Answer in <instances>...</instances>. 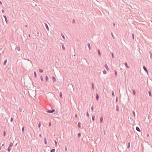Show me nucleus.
Listing matches in <instances>:
<instances>
[{"mask_svg":"<svg viewBox=\"0 0 152 152\" xmlns=\"http://www.w3.org/2000/svg\"><path fill=\"white\" fill-rule=\"evenodd\" d=\"M55 111L54 109H53L52 110H48L47 111V112L49 113H52L54 112Z\"/></svg>","mask_w":152,"mask_h":152,"instance_id":"1","label":"nucleus"},{"mask_svg":"<svg viewBox=\"0 0 152 152\" xmlns=\"http://www.w3.org/2000/svg\"><path fill=\"white\" fill-rule=\"evenodd\" d=\"M143 69L147 73V74H148V71L146 67L145 66H143Z\"/></svg>","mask_w":152,"mask_h":152,"instance_id":"2","label":"nucleus"},{"mask_svg":"<svg viewBox=\"0 0 152 152\" xmlns=\"http://www.w3.org/2000/svg\"><path fill=\"white\" fill-rule=\"evenodd\" d=\"M52 78L53 82L55 83L56 81L55 77L54 76H53L52 77Z\"/></svg>","mask_w":152,"mask_h":152,"instance_id":"3","label":"nucleus"},{"mask_svg":"<svg viewBox=\"0 0 152 152\" xmlns=\"http://www.w3.org/2000/svg\"><path fill=\"white\" fill-rule=\"evenodd\" d=\"M4 17L5 18V21L6 23L8 24V23L7 17L5 15H4Z\"/></svg>","mask_w":152,"mask_h":152,"instance_id":"4","label":"nucleus"},{"mask_svg":"<svg viewBox=\"0 0 152 152\" xmlns=\"http://www.w3.org/2000/svg\"><path fill=\"white\" fill-rule=\"evenodd\" d=\"M17 49L18 51H20V47L19 46H17L16 47V48L15 49V50Z\"/></svg>","mask_w":152,"mask_h":152,"instance_id":"5","label":"nucleus"},{"mask_svg":"<svg viewBox=\"0 0 152 152\" xmlns=\"http://www.w3.org/2000/svg\"><path fill=\"white\" fill-rule=\"evenodd\" d=\"M104 67L106 69L107 71H108L109 69L108 67L107 64H105L104 65Z\"/></svg>","mask_w":152,"mask_h":152,"instance_id":"6","label":"nucleus"},{"mask_svg":"<svg viewBox=\"0 0 152 152\" xmlns=\"http://www.w3.org/2000/svg\"><path fill=\"white\" fill-rule=\"evenodd\" d=\"M96 100L98 101L99 99V94L97 93L96 94Z\"/></svg>","mask_w":152,"mask_h":152,"instance_id":"7","label":"nucleus"},{"mask_svg":"<svg viewBox=\"0 0 152 152\" xmlns=\"http://www.w3.org/2000/svg\"><path fill=\"white\" fill-rule=\"evenodd\" d=\"M61 46H62V49L63 50H65V48L64 47V45L63 44H62V45H61Z\"/></svg>","mask_w":152,"mask_h":152,"instance_id":"8","label":"nucleus"},{"mask_svg":"<svg viewBox=\"0 0 152 152\" xmlns=\"http://www.w3.org/2000/svg\"><path fill=\"white\" fill-rule=\"evenodd\" d=\"M136 130L139 132H140V128L137 126L136 127Z\"/></svg>","mask_w":152,"mask_h":152,"instance_id":"9","label":"nucleus"},{"mask_svg":"<svg viewBox=\"0 0 152 152\" xmlns=\"http://www.w3.org/2000/svg\"><path fill=\"white\" fill-rule=\"evenodd\" d=\"M124 65L128 68H129V67L128 66L127 63L126 62H125L124 63Z\"/></svg>","mask_w":152,"mask_h":152,"instance_id":"10","label":"nucleus"},{"mask_svg":"<svg viewBox=\"0 0 152 152\" xmlns=\"http://www.w3.org/2000/svg\"><path fill=\"white\" fill-rule=\"evenodd\" d=\"M45 27H46V29H47V30H48V31H49V27L48 26V25H47V24H45Z\"/></svg>","mask_w":152,"mask_h":152,"instance_id":"11","label":"nucleus"},{"mask_svg":"<svg viewBox=\"0 0 152 152\" xmlns=\"http://www.w3.org/2000/svg\"><path fill=\"white\" fill-rule=\"evenodd\" d=\"M59 96L61 99L62 98V92H61L60 93Z\"/></svg>","mask_w":152,"mask_h":152,"instance_id":"12","label":"nucleus"},{"mask_svg":"<svg viewBox=\"0 0 152 152\" xmlns=\"http://www.w3.org/2000/svg\"><path fill=\"white\" fill-rule=\"evenodd\" d=\"M7 59H6L4 60V63H3V65H5L6 64V63H7Z\"/></svg>","mask_w":152,"mask_h":152,"instance_id":"13","label":"nucleus"},{"mask_svg":"<svg viewBox=\"0 0 152 152\" xmlns=\"http://www.w3.org/2000/svg\"><path fill=\"white\" fill-rule=\"evenodd\" d=\"M116 110L118 112L119 111V107H118V105L116 106Z\"/></svg>","mask_w":152,"mask_h":152,"instance_id":"14","label":"nucleus"},{"mask_svg":"<svg viewBox=\"0 0 152 152\" xmlns=\"http://www.w3.org/2000/svg\"><path fill=\"white\" fill-rule=\"evenodd\" d=\"M148 94H149V96L150 97H151L152 96V94H151V91H148Z\"/></svg>","mask_w":152,"mask_h":152,"instance_id":"15","label":"nucleus"},{"mask_svg":"<svg viewBox=\"0 0 152 152\" xmlns=\"http://www.w3.org/2000/svg\"><path fill=\"white\" fill-rule=\"evenodd\" d=\"M44 140L45 142V145H47V140H46V138H45L44 139Z\"/></svg>","mask_w":152,"mask_h":152,"instance_id":"16","label":"nucleus"},{"mask_svg":"<svg viewBox=\"0 0 152 152\" xmlns=\"http://www.w3.org/2000/svg\"><path fill=\"white\" fill-rule=\"evenodd\" d=\"M103 122V117H102L100 118V122L101 123Z\"/></svg>","mask_w":152,"mask_h":152,"instance_id":"17","label":"nucleus"},{"mask_svg":"<svg viewBox=\"0 0 152 152\" xmlns=\"http://www.w3.org/2000/svg\"><path fill=\"white\" fill-rule=\"evenodd\" d=\"M88 46L89 50H91V46L89 43L88 44Z\"/></svg>","mask_w":152,"mask_h":152,"instance_id":"18","label":"nucleus"},{"mask_svg":"<svg viewBox=\"0 0 152 152\" xmlns=\"http://www.w3.org/2000/svg\"><path fill=\"white\" fill-rule=\"evenodd\" d=\"M130 142H128V144L127 145V148H130Z\"/></svg>","mask_w":152,"mask_h":152,"instance_id":"19","label":"nucleus"},{"mask_svg":"<svg viewBox=\"0 0 152 152\" xmlns=\"http://www.w3.org/2000/svg\"><path fill=\"white\" fill-rule=\"evenodd\" d=\"M41 126V122H40L38 124V128L39 129H40Z\"/></svg>","mask_w":152,"mask_h":152,"instance_id":"20","label":"nucleus"},{"mask_svg":"<svg viewBox=\"0 0 152 152\" xmlns=\"http://www.w3.org/2000/svg\"><path fill=\"white\" fill-rule=\"evenodd\" d=\"M13 145V143L12 142H11L9 145L10 147H12Z\"/></svg>","mask_w":152,"mask_h":152,"instance_id":"21","label":"nucleus"},{"mask_svg":"<svg viewBox=\"0 0 152 152\" xmlns=\"http://www.w3.org/2000/svg\"><path fill=\"white\" fill-rule=\"evenodd\" d=\"M55 149H54V148L53 149H51L50 150V152H55Z\"/></svg>","mask_w":152,"mask_h":152,"instance_id":"22","label":"nucleus"},{"mask_svg":"<svg viewBox=\"0 0 152 152\" xmlns=\"http://www.w3.org/2000/svg\"><path fill=\"white\" fill-rule=\"evenodd\" d=\"M77 135H78V137L79 138H80V137H81V134L80 133H78L77 134Z\"/></svg>","mask_w":152,"mask_h":152,"instance_id":"23","label":"nucleus"},{"mask_svg":"<svg viewBox=\"0 0 152 152\" xmlns=\"http://www.w3.org/2000/svg\"><path fill=\"white\" fill-rule=\"evenodd\" d=\"M80 122H79V123H78V125H77V126L79 127V128H80L81 127V126H80Z\"/></svg>","mask_w":152,"mask_h":152,"instance_id":"24","label":"nucleus"},{"mask_svg":"<svg viewBox=\"0 0 152 152\" xmlns=\"http://www.w3.org/2000/svg\"><path fill=\"white\" fill-rule=\"evenodd\" d=\"M40 78L42 81H43L44 80L43 77L42 76H41L40 77Z\"/></svg>","mask_w":152,"mask_h":152,"instance_id":"25","label":"nucleus"},{"mask_svg":"<svg viewBox=\"0 0 152 152\" xmlns=\"http://www.w3.org/2000/svg\"><path fill=\"white\" fill-rule=\"evenodd\" d=\"M133 94L134 95H135L136 92L134 90H133Z\"/></svg>","mask_w":152,"mask_h":152,"instance_id":"26","label":"nucleus"},{"mask_svg":"<svg viewBox=\"0 0 152 152\" xmlns=\"http://www.w3.org/2000/svg\"><path fill=\"white\" fill-rule=\"evenodd\" d=\"M34 77L35 78H36L37 77V73L35 71L34 72Z\"/></svg>","mask_w":152,"mask_h":152,"instance_id":"27","label":"nucleus"},{"mask_svg":"<svg viewBox=\"0 0 152 152\" xmlns=\"http://www.w3.org/2000/svg\"><path fill=\"white\" fill-rule=\"evenodd\" d=\"M95 116L94 115H93L92 116V120L93 121H94V120Z\"/></svg>","mask_w":152,"mask_h":152,"instance_id":"28","label":"nucleus"},{"mask_svg":"<svg viewBox=\"0 0 152 152\" xmlns=\"http://www.w3.org/2000/svg\"><path fill=\"white\" fill-rule=\"evenodd\" d=\"M22 132L23 133L24 131V126L23 127L22 129Z\"/></svg>","mask_w":152,"mask_h":152,"instance_id":"29","label":"nucleus"},{"mask_svg":"<svg viewBox=\"0 0 152 152\" xmlns=\"http://www.w3.org/2000/svg\"><path fill=\"white\" fill-rule=\"evenodd\" d=\"M10 150H11V148H10V147H9L8 148V149H7V150H8V151L9 152L10 151Z\"/></svg>","mask_w":152,"mask_h":152,"instance_id":"30","label":"nucleus"},{"mask_svg":"<svg viewBox=\"0 0 152 152\" xmlns=\"http://www.w3.org/2000/svg\"><path fill=\"white\" fill-rule=\"evenodd\" d=\"M39 71L40 73H42L43 72V70L41 69H39Z\"/></svg>","mask_w":152,"mask_h":152,"instance_id":"31","label":"nucleus"},{"mask_svg":"<svg viewBox=\"0 0 152 152\" xmlns=\"http://www.w3.org/2000/svg\"><path fill=\"white\" fill-rule=\"evenodd\" d=\"M98 54H99V55L100 56H101V53H100V51L99 50H98Z\"/></svg>","mask_w":152,"mask_h":152,"instance_id":"32","label":"nucleus"},{"mask_svg":"<svg viewBox=\"0 0 152 152\" xmlns=\"http://www.w3.org/2000/svg\"><path fill=\"white\" fill-rule=\"evenodd\" d=\"M45 80H46V81L47 82L48 81V77L47 76H46V77H45Z\"/></svg>","mask_w":152,"mask_h":152,"instance_id":"33","label":"nucleus"},{"mask_svg":"<svg viewBox=\"0 0 152 152\" xmlns=\"http://www.w3.org/2000/svg\"><path fill=\"white\" fill-rule=\"evenodd\" d=\"M91 110L92 112H93V111H94V107H93V106L91 107Z\"/></svg>","mask_w":152,"mask_h":152,"instance_id":"34","label":"nucleus"},{"mask_svg":"<svg viewBox=\"0 0 152 152\" xmlns=\"http://www.w3.org/2000/svg\"><path fill=\"white\" fill-rule=\"evenodd\" d=\"M150 57L151 58H152V53H151V52H150Z\"/></svg>","mask_w":152,"mask_h":152,"instance_id":"35","label":"nucleus"},{"mask_svg":"<svg viewBox=\"0 0 152 152\" xmlns=\"http://www.w3.org/2000/svg\"><path fill=\"white\" fill-rule=\"evenodd\" d=\"M92 89L93 90H94V84L93 83L92 84Z\"/></svg>","mask_w":152,"mask_h":152,"instance_id":"36","label":"nucleus"},{"mask_svg":"<svg viewBox=\"0 0 152 152\" xmlns=\"http://www.w3.org/2000/svg\"><path fill=\"white\" fill-rule=\"evenodd\" d=\"M103 73L104 74H105L107 73V72L105 70H104L103 71Z\"/></svg>","mask_w":152,"mask_h":152,"instance_id":"37","label":"nucleus"},{"mask_svg":"<svg viewBox=\"0 0 152 152\" xmlns=\"http://www.w3.org/2000/svg\"><path fill=\"white\" fill-rule=\"evenodd\" d=\"M115 75L116 76H117V71L116 70H115Z\"/></svg>","mask_w":152,"mask_h":152,"instance_id":"38","label":"nucleus"},{"mask_svg":"<svg viewBox=\"0 0 152 152\" xmlns=\"http://www.w3.org/2000/svg\"><path fill=\"white\" fill-rule=\"evenodd\" d=\"M61 36H62V37H63V38L64 39H65V38L64 36L62 34H61Z\"/></svg>","mask_w":152,"mask_h":152,"instance_id":"39","label":"nucleus"},{"mask_svg":"<svg viewBox=\"0 0 152 152\" xmlns=\"http://www.w3.org/2000/svg\"><path fill=\"white\" fill-rule=\"evenodd\" d=\"M112 94L113 96H114V92L113 91L112 92Z\"/></svg>","mask_w":152,"mask_h":152,"instance_id":"40","label":"nucleus"},{"mask_svg":"<svg viewBox=\"0 0 152 152\" xmlns=\"http://www.w3.org/2000/svg\"><path fill=\"white\" fill-rule=\"evenodd\" d=\"M111 55H112V57L113 58H114V54H113V53H111Z\"/></svg>","mask_w":152,"mask_h":152,"instance_id":"41","label":"nucleus"},{"mask_svg":"<svg viewBox=\"0 0 152 152\" xmlns=\"http://www.w3.org/2000/svg\"><path fill=\"white\" fill-rule=\"evenodd\" d=\"M86 116H88V117H89V113H88V112H87V113H86Z\"/></svg>","mask_w":152,"mask_h":152,"instance_id":"42","label":"nucleus"},{"mask_svg":"<svg viewBox=\"0 0 152 152\" xmlns=\"http://www.w3.org/2000/svg\"><path fill=\"white\" fill-rule=\"evenodd\" d=\"M54 142H55V145L56 146L57 145V142L56 141V140H55L54 141Z\"/></svg>","mask_w":152,"mask_h":152,"instance_id":"43","label":"nucleus"},{"mask_svg":"<svg viewBox=\"0 0 152 152\" xmlns=\"http://www.w3.org/2000/svg\"><path fill=\"white\" fill-rule=\"evenodd\" d=\"M134 34H132V38L133 39H134Z\"/></svg>","mask_w":152,"mask_h":152,"instance_id":"44","label":"nucleus"},{"mask_svg":"<svg viewBox=\"0 0 152 152\" xmlns=\"http://www.w3.org/2000/svg\"><path fill=\"white\" fill-rule=\"evenodd\" d=\"M3 135L5 136L6 135V132L4 131L3 133Z\"/></svg>","mask_w":152,"mask_h":152,"instance_id":"45","label":"nucleus"},{"mask_svg":"<svg viewBox=\"0 0 152 152\" xmlns=\"http://www.w3.org/2000/svg\"><path fill=\"white\" fill-rule=\"evenodd\" d=\"M13 121V118H11V119H10V121L11 122H12Z\"/></svg>","mask_w":152,"mask_h":152,"instance_id":"46","label":"nucleus"},{"mask_svg":"<svg viewBox=\"0 0 152 152\" xmlns=\"http://www.w3.org/2000/svg\"><path fill=\"white\" fill-rule=\"evenodd\" d=\"M72 23H75V20L74 19H73Z\"/></svg>","mask_w":152,"mask_h":152,"instance_id":"47","label":"nucleus"},{"mask_svg":"<svg viewBox=\"0 0 152 152\" xmlns=\"http://www.w3.org/2000/svg\"><path fill=\"white\" fill-rule=\"evenodd\" d=\"M133 114L134 117H135V112H134V111L133 112Z\"/></svg>","mask_w":152,"mask_h":152,"instance_id":"48","label":"nucleus"},{"mask_svg":"<svg viewBox=\"0 0 152 152\" xmlns=\"http://www.w3.org/2000/svg\"><path fill=\"white\" fill-rule=\"evenodd\" d=\"M118 98L116 97V100H115L116 102H118Z\"/></svg>","mask_w":152,"mask_h":152,"instance_id":"49","label":"nucleus"},{"mask_svg":"<svg viewBox=\"0 0 152 152\" xmlns=\"http://www.w3.org/2000/svg\"><path fill=\"white\" fill-rule=\"evenodd\" d=\"M75 118H77V114H76L75 115Z\"/></svg>","mask_w":152,"mask_h":152,"instance_id":"50","label":"nucleus"},{"mask_svg":"<svg viewBox=\"0 0 152 152\" xmlns=\"http://www.w3.org/2000/svg\"><path fill=\"white\" fill-rule=\"evenodd\" d=\"M51 126V122H50V123H49V126Z\"/></svg>","mask_w":152,"mask_h":152,"instance_id":"51","label":"nucleus"},{"mask_svg":"<svg viewBox=\"0 0 152 152\" xmlns=\"http://www.w3.org/2000/svg\"><path fill=\"white\" fill-rule=\"evenodd\" d=\"M150 116L149 115H148V119L149 120H150Z\"/></svg>","mask_w":152,"mask_h":152,"instance_id":"52","label":"nucleus"},{"mask_svg":"<svg viewBox=\"0 0 152 152\" xmlns=\"http://www.w3.org/2000/svg\"><path fill=\"white\" fill-rule=\"evenodd\" d=\"M19 110L20 112H21L22 111V109H20V108H19Z\"/></svg>","mask_w":152,"mask_h":152,"instance_id":"53","label":"nucleus"},{"mask_svg":"<svg viewBox=\"0 0 152 152\" xmlns=\"http://www.w3.org/2000/svg\"><path fill=\"white\" fill-rule=\"evenodd\" d=\"M39 136L40 137H42V134H39Z\"/></svg>","mask_w":152,"mask_h":152,"instance_id":"54","label":"nucleus"},{"mask_svg":"<svg viewBox=\"0 0 152 152\" xmlns=\"http://www.w3.org/2000/svg\"><path fill=\"white\" fill-rule=\"evenodd\" d=\"M1 11L3 13H4V11L3 10H2Z\"/></svg>","mask_w":152,"mask_h":152,"instance_id":"55","label":"nucleus"},{"mask_svg":"<svg viewBox=\"0 0 152 152\" xmlns=\"http://www.w3.org/2000/svg\"><path fill=\"white\" fill-rule=\"evenodd\" d=\"M0 4L1 5H2V2H1V1H0Z\"/></svg>","mask_w":152,"mask_h":152,"instance_id":"56","label":"nucleus"},{"mask_svg":"<svg viewBox=\"0 0 152 152\" xmlns=\"http://www.w3.org/2000/svg\"><path fill=\"white\" fill-rule=\"evenodd\" d=\"M113 25L114 26H115V24L114 23H113Z\"/></svg>","mask_w":152,"mask_h":152,"instance_id":"57","label":"nucleus"},{"mask_svg":"<svg viewBox=\"0 0 152 152\" xmlns=\"http://www.w3.org/2000/svg\"><path fill=\"white\" fill-rule=\"evenodd\" d=\"M112 36L113 37V38L114 39V37H113V34H112Z\"/></svg>","mask_w":152,"mask_h":152,"instance_id":"58","label":"nucleus"},{"mask_svg":"<svg viewBox=\"0 0 152 152\" xmlns=\"http://www.w3.org/2000/svg\"><path fill=\"white\" fill-rule=\"evenodd\" d=\"M4 145V144H2V145L1 146H3Z\"/></svg>","mask_w":152,"mask_h":152,"instance_id":"59","label":"nucleus"},{"mask_svg":"<svg viewBox=\"0 0 152 152\" xmlns=\"http://www.w3.org/2000/svg\"><path fill=\"white\" fill-rule=\"evenodd\" d=\"M65 150L66 151H67V148H65Z\"/></svg>","mask_w":152,"mask_h":152,"instance_id":"60","label":"nucleus"},{"mask_svg":"<svg viewBox=\"0 0 152 152\" xmlns=\"http://www.w3.org/2000/svg\"><path fill=\"white\" fill-rule=\"evenodd\" d=\"M25 26L26 27H27V25H26Z\"/></svg>","mask_w":152,"mask_h":152,"instance_id":"61","label":"nucleus"},{"mask_svg":"<svg viewBox=\"0 0 152 152\" xmlns=\"http://www.w3.org/2000/svg\"><path fill=\"white\" fill-rule=\"evenodd\" d=\"M28 36H29V37H30V34H28Z\"/></svg>","mask_w":152,"mask_h":152,"instance_id":"62","label":"nucleus"},{"mask_svg":"<svg viewBox=\"0 0 152 152\" xmlns=\"http://www.w3.org/2000/svg\"><path fill=\"white\" fill-rule=\"evenodd\" d=\"M104 132V134H105V132Z\"/></svg>","mask_w":152,"mask_h":152,"instance_id":"63","label":"nucleus"},{"mask_svg":"<svg viewBox=\"0 0 152 152\" xmlns=\"http://www.w3.org/2000/svg\"><path fill=\"white\" fill-rule=\"evenodd\" d=\"M151 121H152V119L151 120Z\"/></svg>","mask_w":152,"mask_h":152,"instance_id":"64","label":"nucleus"}]
</instances>
